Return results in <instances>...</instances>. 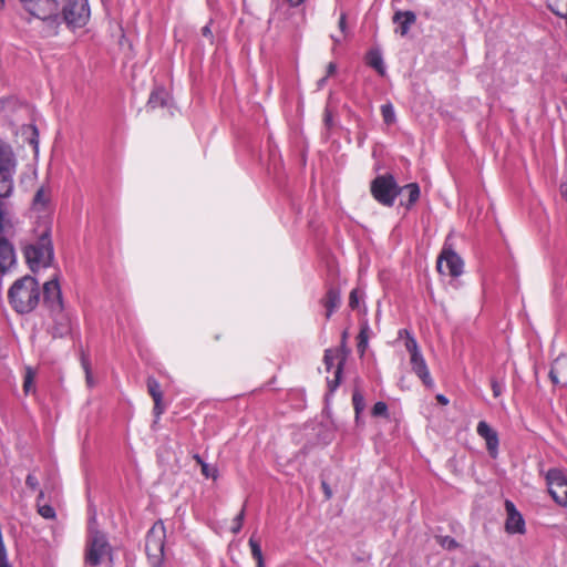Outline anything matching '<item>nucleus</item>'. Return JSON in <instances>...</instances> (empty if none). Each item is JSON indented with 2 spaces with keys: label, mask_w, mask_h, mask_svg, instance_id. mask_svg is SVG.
Segmentation results:
<instances>
[{
  "label": "nucleus",
  "mask_w": 567,
  "mask_h": 567,
  "mask_svg": "<svg viewBox=\"0 0 567 567\" xmlns=\"http://www.w3.org/2000/svg\"><path fill=\"white\" fill-rule=\"evenodd\" d=\"M25 12L41 22L43 37H54L59 33L61 19L58 0H20Z\"/></svg>",
  "instance_id": "f257e3e1"
},
{
  "label": "nucleus",
  "mask_w": 567,
  "mask_h": 567,
  "mask_svg": "<svg viewBox=\"0 0 567 567\" xmlns=\"http://www.w3.org/2000/svg\"><path fill=\"white\" fill-rule=\"evenodd\" d=\"M41 291L39 282L31 276H24L13 282L8 291L11 307L18 313H29L40 302Z\"/></svg>",
  "instance_id": "f03ea898"
},
{
  "label": "nucleus",
  "mask_w": 567,
  "mask_h": 567,
  "mask_svg": "<svg viewBox=\"0 0 567 567\" xmlns=\"http://www.w3.org/2000/svg\"><path fill=\"white\" fill-rule=\"evenodd\" d=\"M27 264L32 271L49 267L54 258L53 245L50 237V228L45 227L40 234L35 244H31L23 249Z\"/></svg>",
  "instance_id": "7ed1b4c3"
},
{
  "label": "nucleus",
  "mask_w": 567,
  "mask_h": 567,
  "mask_svg": "<svg viewBox=\"0 0 567 567\" xmlns=\"http://www.w3.org/2000/svg\"><path fill=\"white\" fill-rule=\"evenodd\" d=\"M106 557L112 558V546L106 535L90 525L84 551L85 564L96 567Z\"/></svg>",
  "instance_id": "20e7f679"
},
{
  "label": "nucleus",
  "mask_w": 567,
  "mask_h": 567,
  "mask_svg": "<svg viewBox=\"0 0 567 567\" xmlns=\"http://www.w3.org/2000/svg\"><path fill=\"white\" fill-rule=\"evenodd\" d=\"M12 229L13 225L9 216L8 204L0 200V271L2 274L16 264L14 248L7 238Z\"/></svg>",
  "instance_id": "39448f33"
},
{
  "label": "nucleus",
  "mask_w": 567,
  "mask_h": 567,
  "mask_svg": "<svg viewBox=\"0 0 567 567\" xmlns=\"http://www.w3.org/2000/svg\"><path fill=\"white\" fill-rule=\"evenodd\" d=\"M17 159L11 146L0 138V198H8L13 192V176Z\"/></svg>",
  "instance_id": "423d86ee"
},
{
  "label": "nucleus",
  "mask_w": 567,
  "mask_h": 567,
  "mask_svg": "<svg viewBox=\"0 0 567 567\" xmlns=\"http://www.w3.org/2000/svg\"><path fill=\"white\" fill-rule=\"evenodd\" d=\"M61 22L72 30L85 27L91 17L89 0H64L61 9Z\"/></svg>",
  "instance_id": "0eeeda50"
},
{
  "label": "nucleus",
  "mask_w": 567,
  "mask_h": 567,
  "mask_svg": "<svg viewBox=\"0 0 567 567\" xmlns=\"http://www.w3.org/2000/svg\"><path fill=\"white\" fill-rule=\"evenodd\" d=\"M371 193L377 202L383 206L391 207L401 193V187L391 174H385L377 176L372 181Z\"/></svg>",
  "instance_id": "6e6552de"
},
{
  "label": "nucleus",
  "mask_w": 567,
  "mask_h": 567,
  "mask_svg": "<svg viewBox=\"0 0 567 567\" xmlns=\"http://www.w3.org/2000/svg\"><path fill=\"white\" fill-rule=\"evenodd\" d=\"M546 483L553 499L561 506H567V477L563 471L549 470L546 474Z\"/></svg>",
  "instance_id": "1a4fd4ad"
},
{
  "label": "nucleus",
  "mask_w": 567,
  "mask_h": 567,
  "mask_svg": "<svg viewBox=\"0 0 567 567\" xmlns=\"http://www.w3.org/2000/svg\"><path fill=\"white\" fill-rule=\"evenodd\" d=\"M463 260L452 249L444 248L437 259V270L443 275L458 277L463 272Z\"/></svg>",
  "instance_id": "9d476101"
},
{
  "label": "nucleus",
  "mask_w": 567,
  "mask_h": 567,
  "mask_svg": "<svg viewBox=\"0 0 567 567\" xmlns=\"http://www.w3.org/2000/svg\"><path fill=\"white\" fill-rule=\"evenodd\" d=\"M165 527L155 523L146 535L145 549L150 556L162 557L164 553Z\"/></svg>",
  "instance_id": "9b49d317"
},
{
  "label": "nucleus",
  "mask_w": 567,
  "mask_h": 567,
  "mask_svg": "<svg viewBox=\"0 0 567 567\" xmlns=\"http://www.w3.org/2000/svg\"><path fill=\"white\" fill-rule=\"evenodd\" d=\"M43 300L44 303L52 310L56 312H62L63 302H62V292L61 287L58 280V277L44 282L43 285Z\"/></svg>",
  "instance_id": "f8f14e48"
},
{
  "label": "nucleus",
  "mask_w": 567,
  "mask_h": 567,
  "mask_svg": "<svg viewBox=\"0 0 567 567\" xmlns=\"http://www.w3.org/2000/svg\"><path fill=\"white\" fill-rule=\"evenodd\" d=\"M505 511L507 514L505 522V530L508 534H524L525 520L512 501H505Z\"/></svg>",
  "instance_id": "ddd939ff"
},
{
  "label": "nucleus",
  "mask_w": 567,
  "mask_h": 567,
  "mask_svg": "<svg viewBox=\"0 0 567 567\" xmlns=\"http://www.w3.org/2000/svg\"><path fill=\"white\" fill-rule=\"evenodd\" d=\"M477 434L485 440L486 449L492 457H495L498 453V434L489 426L485 421H480L476 427Z\"/></svg>",
  "instance_id": "4468645a"
},
{
  "label": "nucleus",
  "mask_w": 567,
  "mask_h": 567,
  "mask_svg": "<svg viewBox=\"0 0 567 567\" xmlns=\"http://www.w3.org/2000/svg\"><path fill=\"white\" fill-rule=\"evenodd\" d=\"M336 361H338V362H337V369L334 371V379L332 381H329V386H330L331 391H334L340 383V375L342 372V361L339 360V355L337 352H334L332 350H326L324 364H326V368L328 371L334 365Z\"/></svg>",
  "instance_id": "2eb2a0df"
},
{
  "label": "nucleus",
  "mask_w": 567,
  "mask_h": 567,
  "mask_svg": "<svg viewBox=\"0 0 567 567\" xmlns=\"http://www.w3.org/2000/svg\"><path fill=\"white\" fill-rule=\"evenodd\" d=\"M412 370L414 373L423 381L425 385H432L433 380L430 375V371L427 369L426 362L422 355V353H417L411 357L410 359Z\"/></svg>",
  "instance_id": "dca6fc26"
},
{
  "label": "nucleus",
  "mask_w": 567,
  "mask_h": 567,
  "mask_svg": "<svg viewBox=\"0 0 567 567\" xmlns=\"http://www.w3.org/2000/svg\"><path fill=\"white\" fill-rule=\"evenodd\" d=\"M415 20L416 16L412 11L395 12V14L393 16V22L399 24L398 28L395 29V32L404 37L409 32L411 25L415 22Z\"/></svg>",
  "instance_id": "f3484780"
},
{
  "label": "nucleus",
  "mask_w": 567,
  "mask_h": 567,
  "mask_svg": "<svg viewBox=\"0 0 567 567\" xmlns=\"http://www.w3.org/2000/svg\"><path fill=\"white\" fill-rule=\"evenodd\" d=\"M567 377V357L565 354L558 355L551 363L549 370V379L556 385L565 386L566 383H560L558 375Z\"/></svg>",
  "instance_id": "a211bd4d"
},
{
  "label": "nucleus",
  "mask_w": 567,
  "mask_h": 567,
  "mask_svg": "<svg viewBox=\"0 0 567 567\" xmlns=\"http://www.w3.org/2000/svg\"><path fill=\"white\" fill-rule=\"evenodd\" d=\"M51 200V193L50 189L42 186L40 187L32 200V210L38 213H47L49 210Z\"/></svg>",
  "instance_id": "6ab92c4d"
},
{
  "label": "nucleus",
  "mask_w": 567,
  "mask_h": 567,
  "mask_svg": "<svg viewBox=\"0 0 567 567\" xmlns=\"http://www.w3.org/2000/svg\"><path fill=\"white\" fill-rule=\"evenodd\" d=\"M147 390L154 400V413L156 416H159L164 412V408L162 405L163 394L161 391V385L156 379L152 377L147 379Z\"/></svg>",
  "instance_id": "aec40b11"
},
{
  "label": "nucleus",
  "mask_w": 567,
  "mask_h": 567,
  "mask_svg": "<svg viewBox=\"0 0 567 567\" xmlns=\"http://www.w3.org/2000/svg\"><path fill=\"white\" fill-rule=\"evenodd\" d=\"M340 302H341L340 292L334 288H330L327 291L326 297L322 301V303L326 308V318L327 319H329L332 316V313L339 308Z\"/></svg>",
  "instance_id": "412c9836"
},
{
  "label": "nucleus",
  "mask_w": 567,
  "mask_h": 567,
  "mask_svg": "<svg viewBox=\"0 0 567 567\" xmlns=\"http://www.w3.org/2000/svg\"><path fill=\"white\" fill-rule=\"evenodd\" d=\"M169 94L164 87H156L152 91L147 105L152 109L164 107L168 104Z\"/></svg>",
  "instance_id": "4be33fe9"
},
{
  "label": "nucleus",
  "mask_w": 567,
  "mask_h": 567,
  "mask_svg": "<svg viewBox=\"0 0 567 567\" xmlns=\"http://www.w3.org/2000/svg\"><path fill=\"white\" fill-rule=\"evenodd\" d=\"M367 63L371 68H373L380 75L385 74V65L383 62V58L380 51L371 50L367 54Z\"/></svg>",
  "instance_id": "5701e85b"
},
{
  "label": "nucleus",
  "mask_w": 567,
  "mask_h": 567,
  "mask_svg": "<svg viewBox=\"0 0 567 567\" xmlns=\"http://www.w3.org/2000/svg\"><path fill=\"white\" fill-rule=\"evenodd\" d=\"M399 338H405L404 346L411 357L421 353L415 338L406 329L399 330Z\"/></svg>",
  "instance_id": "b1692460"
},
{
  "label": "nucleus",
  "mask_w": 567,
  "mask_h": 567,
  "mask_svg": "<svg viewBox=\"0 0 567 567\" xmlns=\"http://www.w3.org/2000/svg\"><path fill=\"white\" fill-rule=\"evenodd\" d=\"M270 23H275V27L280 29L281 33L285 37H288L290 39H295L299 35L298 27L297 25H290L286 23H279L276 21L275 17H271L269 20Z\"/></svg>",
  "instance_id": "393cba45"
},
{
  "label": "nucleus",
  "mask_w": 567,
  "mask_h": 567,
  "mask_svg": "<svg viewBox=\"0 0 567 567\" xmlns=\"http://www.w3.org/2000/svg\"><path fill=\"white\" fill-rule=\"evenodd\" d=\"M44 498L43 491H40L38 496V513L45 519H53L55 518V511L51 505L44 504L41 505L40 501Z\"/></svg>",
  "instance_id": "a878e982"
},
{
  "label": "nucleus",
  "mask_w": 567,
  "mask_h": 567,
  "mask_svg": "<svg viewBox=\"0 0 567 567\" xmlns=\"http://www.w3.org/2000/svg\"><path fill=\"white\" fill-rule=\"evenodd\" d=\"M352 403L355 412V417L358 419L359 415L364 411L365 409V400L363 394L360 392V390L355 389L352 394Z\"/></svg>",
  "instance_id": "bb28decb"
},
{
  "label": "nucleus",
  "mask_w": 567,
  "mask_h": 567,
  "mask_svg": "<svg viewBox=\"0 0 567 567\" xmlns=\"http://www.w3.org/2000/svg\"><path fill=\"white\" fill-rule=\"evenodd\" d=\"M381 115L385 124L391 125L395 123L396 116L392 103L381 105Z\"/></svg>",
  "instance_id": "cd10ccee"
},
{
  "label": "nucleus",
  "mask_w": 567,
  "mask_h": 567,
  "mask_svg": "<svg viewBox=\"0 0 567 567\" xmlns=\"http://www.w3.org/2000/svg\"><path fill=\"white\" fill-rule=\"evenodd\" d=\"M364 292L360 288H354L349 296V307L353 310L360 309L361 301H363Z\"/></svg>",
  "instance_id": "c85d7f7f"
},
{
  "label": "nucleus",
  "mask_w": 567,
  "mask_h": 567,
  "mask_svg": "<svg viewBox=\"0 0 567 567\" xmlns=\"http://www.w3.org/2000/svg\"><path fill=\"white\" fill-rule=\"evenodd\" d=\"M406 190L409 194V205L414 204L420 197V187L415 183H411L401 187V192Z\"/></svg>",
  "instance_id": "c756f323"
},
{
  "label": "nucleus",
  "mask_w": 567,
  "mask_h": 567,
  "mask_svg": "<svg viewBox=\"0 0 567 567\" xmlns=\"http://www.w3.org/2000/svg\"><path fill=\"white\" fill-rule=\"evenodd\" d=\"M371 413H372L373 416L388 417L389 416V411H388L386 403L382 402V401L377 402L373 405Z\"/></svg>",
  "instance_id": "7c9ffc66"
},
{
  "label": "nucleus",
  "mask_w": 567,
  "mask_h": 567,
  "mask_svg": "<svg viewBox=\"0 0 567 567\" xmlns=\"http://www.w3.org/2000/svg\"><path fill=\"white\" fill-rule=\"evenodd\" d=\"M249 547L254 559H259L264 557L260 543L254 536L249 538Z\"/></svg>",
  "instance_id": "2f4dec72"
},
{
  "label": "nucleus",
  "mask_w": 567,
  "mask_h": 567,
  "mask_svg": "<svg viewBox=\"0 0 567 567\" xmlns=\"http://www.w3.org/2000/svg\"><path fill=\"white\" fill-rule=\"evenodd\" d=\"M491 386H492V391H493V395L495 398H498L502 395V393L504 392V389H505V384L503 381H498L497 379L493 378L491 380Z\"/></svg>",
  "instance_id": "473e14b6"
},
{
  "label": "nucleus",
  "mask_w": 567,
  "mask_h": 567,
  "mask_svg": "<svg viewBox=\"0 0 567 567\" xmlns=\"http://www.w3.org/2000/svg\"><path fill=\"white\" fill-rule=\"evenodd\" d=\"M244 517H245V509L243 508L238 515L235 517L234 519V526L231 528V532L234 534H237L240 532L241 527H243V522H244Z\"/></svg>",
  "instance_id": "72a5a7b5"
},
{
  "label": "nucleus",
  "mask_w": 567,
  "mask_h": 567,
  "mask_svg": "<svg viewBox=\"0 0 567 567\" xmlns=\"http://www.w3.org/2000/svg\"><path fill=\"white\" fill-rule=\"evenodd\" d=\"M23 389H24L25 393L31 392L33 389V373H32L31 369L27 370V373L24 377V382H23Z\"/></svg>",
  "instance_id": "f704fd0d"
},
{
  "label": "nucleus",
  "mask_w": 567,
  "mask_h": 567,
  "mask_svg": "<svg viewBox=\"0 0 567 567\" xmlns=\"http://www.w3.org/2000/svg\"><path fill=\"white\" fill-rule=\"evenodd\" d=\"M64 322L60 324V327H56L54 329L53 336L54 337H63L70 331V323L68 319L63 318Z\"/></svg>",
  "instance_id": "c9c22d12"
},
{
  "label": "nucleus",
  "mask_w": 567,
  "mask_h": 567,
  "mask_svg": "<svg viewBox=\"0 0 567 567\" xmlns=\"http://www.w3.org/2000/svg\"><path fill=\"white\" fill-rule=\"evenodd\" d=\"M367 343H368V338L365 334V329H362L359 333V343H358V348L362 353L364 352V350L367 348Z\"/></svg>",
  "instance_id": "e433bc0d"
},
{
  "label": "nucleus",
  "mask_w": 567,
  "mask_h": 567,
  "mask_svg": "<svg viewBox=\"0 0 567 567\" xmlns=\"http://www.w3.org/2000/svg\"><path fill=\"white\" fill-rule=\"evenodd\" d=\"M25 484L31 489H37L39 486L38 478L33 474H29L25 480Z\"/></svg>",
  "instance_id": "4c0bfd02"
},
{
  "label": "nucleus",
  "mask_w": 567,
  "mask_h": 567,
  "mask_svg": "<svg viewBox=\"0 0 567 567\" xmlns=\"http://www.w3.org/2000/svg\"><path fill=\"white\" fill-rule=\"evenodd\" d=\"M441 544L443 547H446L449 549L457 547V543L455 542V539L451 537H444Z\"/></svg>",
  "instance_id": "58836bf2"
},
{
  "label": "nucleus",
  "mask_w": 567,
  "mask_h": 567,
  "mask_svg": "<svg viewBox=\"0 0 567 567\" xmlns=\"http://www.w3.org/2000/svg\"><path fill=\"white\" fill-rule=\"evenodd\" d=\"M82 364H83V368H84V371H85V374H86V382L91 386L93 384V381H92V375H91V372H90V369H89V364L84 360H83Z\"/></svg>",
  "instance_id": "ea45409f"
},
{
  "label": "nucleus",
  "mask_w": 567,
  "mask_h": 567,
  "mask_svg": "<svg viewBox=\"0 0 567 567\" xmlns=\"http://www.w3.org/2000/svg\"><path fill=\"white\" fill-rule=\"evenodd\" d=\"M337 71V64L333 63V62H330L327 66V78L330 76V75H333Z\"/></svg>",
  "instance_id": "a19ab883"
},
{
  "label": "nucleus",
  "mask_w": 567,
  "mask_h": 567,
  "mask_svg": "<svg viewBox=\"0 0 567 567\" xmlns=\"http://www.w3.org/2000/svg\"><path fill=\"white\" fill-rule=\"evenodd\" d=\"M561 196L567 200V175L565 176L564 182L560 185Z\"/></svg>",
  "instance_id": "79ce46f5"
},
{
  "label": "nucleus",
  "mask_w": 567,
  "mask_h": 567,
  "mask_svg": "<svg viewBox=\"0 0 567 567\" xmlns=\"http://www.w3.org/2000/svg\"><path fill=\"white\" fill-rule=\"evenodd\" d=\"M202 473H203L206 477L212 476L210 468H209L208 464H206V463H202Z\"/></svg>",
  "instance_id": "37998d69"
},
{
  "label": "nucleus",
  "mask_w": 567,
  "mask_h": 567,
  "mask_svg": "<svg viewBox=\"0 0 567 567\" xmlns=\"http://www.w3.org/2000/svg\"><path fill=\"white\" fill-rule=\"evenodd\" d=\"M290 7L296 8L306 2V0H287Z\"/></svg>",
  "instance_id": "c03bdc74"
},
{
  "label": "nucleus",
  "mask_w": 567,
  "mask_h": 567,
  "mask_svg": "<svg viewBox=\"0 0 567 567\" xmlns=\"http://www.w3.org/2000/svg\"><path fill=\"white\" fill-rule=\"evenodd\" d=\"M436 400H437V402H439V403H441L442 405H446V404H449V399H447L445 395H443V394H437V395H436Z\"/></svg>",
  "instance_id": "a18cd8bd"
},
{
  "label": "nucleus",
  "mask_w": 567,
  "mask_h": 567,
  "mask_svg": "<svg viewBox=\"0 0 567 567\" xmlns=\"http://www.w3.org/2000/svg\"><path fill=\"white\" fill-rule=\"evenodd\" d=\"M339 27H340V30L343 32L344 29H346V14L342 13L340 16V19H339Z\"/></svg>",
  "instance_id": "49530a36"
},
{
  "label": "nucleus",
  "mask_w": 567,
  "mask_h": 567,
  "mask_svg": "<svg viewBox=\"0 0 567 567\" xmlns=\"http://www.w3.org/2000/svg\"><path fill=\"white\" fill-rule=\"evenodd\" d=\"M322 487H323V491H324V494H326L327 498H330L332 494H331V491H330L328 484L323 482L322 483Z\"/></svg>",
  "instance_id": "de8ad7c7"
},
{
  "label": "nucleus",
  "mask_w": 567,
  "mask_h": 567,
  "mask_svg": "<svg viewBox=\"0 0 567 567\" xmlns=\"http://www.w3.org/2000/svg\"><path fill=\"white\" fill-rule=\"evenodd\" d=\"M12 102H13L12 99H2V100H0L2 109L4 107L6 104H11Z\"/></svg>",
  "instance_id": "09e8293b"
},
{
  "label": "nucleus",
  "mask_w": 567,
  "mask_h": 567,
  "mask_svg": "<svg viewBox=\"0 0 567 567\" xmlns=\"http://www.w3.org/2000/svg\"><path fill=\"white\" fill-rule=\"evenodd\" d=\"M255 560H256V567H266L264 557L259 558V559H255Z\"/></svg>",
  "instance_id": "8fccbe9b"
},
{
  "label": "nucleus",
  "mask_w": 567,
  "mask_h": 567,
  "mask_svg": "<svg viewBox=\"0 0 567 567\" xmlns=\"http://www.w3.org/2000/svg\"><path fill=\"white\" fill-rule=\"evenodd\" d=\"M327 79H328V78H327V76H324V78H322V79H320V80L318 81V87H319V89L323 87V85H324V84H326V82H327Z\"/></svg>",
  "instance_id": "3c124183"
},
{
  "label": "nucleus",
  "mask_w": 567,
  "mask_h": 567,
  "mask_svg": "<svg viewBox=\"0 0 567 567\" xmlns=\"http://www.w3.org/2000/svg\"><path fill=\"white\" fill-rule=\"evenodd\" d=\"M202 31H203V34H204V35H208V34H210V29H209V27H208V25L204 27Z\"/></svg>",
  "instance_id": "603ef678"
},
{
  "label": "nucleus",
  "mask_w": 567,
  "mask_h": 567,
  "mask_svg": "<svg viewBox=\"0 0 567 567\" xmlns=\"http://www.w3.org/2000/svg\"><path fill=\"white\" fill-rule=\"evenodd\" d=\"M333 40L336 43H339L341 41L340 39H337V38H333Z\"/></svg>",
  "instance_id": "864d4df0"
},
{
  "label": "nucleus",
  "mask_w": 567,
  "mask_h": 567,
  "mask_svg": "<svg viewBox=\"0 0 567 567\" xmlns=\"http://www.w3.org/2000/svg\"><path fill=\"white\" fill-rule=\"evenodd\" d=\"M4 0H1V2L3 3Z\"/></svg>",
  "instance_id": "5fc2aeb1"
}]
</instances>
